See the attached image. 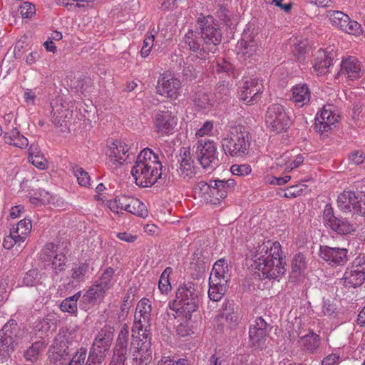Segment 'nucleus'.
Instances as JSON below:
<instances>
[{
  "instance_id": "obj_1",
  "label": "nucleus",
  "mask_w": 365,
  "mask_h": 365,
  "mask_svg": "<svg viewBox=\"0 0 365 365\" xmlns=\"http://www.w3.org/2000/svg\"><path fill=\"white\" fill-rule=\"evenodd\" d=\"M247 257L252 262V268L260 277L276 279L284 274L285 262L278 242L264 241L250 250Z\"/></svg>"
},
{
  "instance_id": "obj_2",
  "label": "nucleus",
  "mask_w": 365,
  "mask_h": 365,
  "mask_svg": "<svg viewBox=\"0 0 365 365\" xmlns=\"http://www.w3.org/2000/svg\"><path fill=\"white\" fill-rule=\"evenodd\" d=\"M162 164L158 155L150 148H144L138 154L131 174L138 185L148 187L161 177Z\"/></svg>"
},
{
  "instance_id": "obj_3",
  "label": "nucleus",
  "mask_w": 365,
  "mask_h": 365,
  "mask_svg": "<svg viewBox=\"0 0 365 365\" xmlns=\"http://www.w3.org/2000/svg\"><path fill=\"white\" fill-rule=\"evenodd\" d=\"M198 307L197 294L194 287L180 286L176 292V299L169 303V307L175 312V317L183 316L190 317Z\"/></svg>"
},
{
  "instance_id": "obj_4",
  "label": "nucleus",
  "mask_w": 365,
  "mask_h": 365,
  "mask_svg": "<svg viewBox=\"0 0 365 365\" xmlns=\"http://www.w3.org/2000/svg\"><path fill=\"white\" fill-rule=\"evenodd\" d=\"M250 134L241 128H232L226 138L222 140V147L227 155L242 158L249 153Z\"/></svg>"
},
{
  "instance_id": "obj_5",
  "label": "nucleus",
  "mask_w": 365,
  "mask_h": 365,
  "mask_svg": "<svg viewBox=\"0 0 365 365\" xmlns=\"http://www.w3.org/2000/svg\"><path fill=\"white\" fill-rule=\"evenodd\" d=\"M114 328L110 325L103 326L96 336L92 352L88 357L87 365H100L109 351L113 339Z\"/></svg>"
},
{
  "instance_id": "obj_6",
  "label": "nucleus",
  "mask_w": 365,
  "mask_h": 365,
  "mask_svg": "<svg viewBox=\"0 0 365 365\" xmlns=\"http://www.w3.org/2000/svg\"><path fill=\"white\" fill-rule=\"evenodd\" d=\"M21 332L15 320H10L4 324L0 331V355L9 356L15 350L19 341Z\"/></svg>"
},
{
  "instance_id": "obj_7",
  "label": "nucleus",
  "mask_w": 365,
  "mask_h": 365,
  "mask_svg": "<svg viewBox=\"0 0 365 365\" xmlns=\"http://www.w3.org/2000/svg\"><path fill=\"white\" fill-rule=\"evenodd\" d=\"M267 125L276 133L286 131L291 125V120L284 108L278 103L270 105L265 115Z\"/></svg>"
},
{
  "instance_id": "obj_8",
  "label": "nucleus",
  "mask_w": 365,
  "mask_h": 365,
  "mask_svg": "<svg viewBox=\"0 0 365 365\" xmlns=\"http://www.w3.org/2000/svg\"><path fill=\"white\" fill-rule=\"evenodd\" d=\"M128 151V145L124 141L116 140L108 143L106 151L108 168L113 171L120 168L127 160Z\"/></svg>"
},
{
  "instance_id": "obj_9",
  "label": "nucleus",
  "mask_w": 365,
  "mask_h": 365,
  "mask_svg": "<svg viewBox=\"0 0 365 365\" xmlns=\"http://www.w3.org/2000/svg\"><path fill=\"white\" fill-rule=\"evenodd\" d=\"M129 357L133 365H148L152 360L150 341L133 336L129 350Z\"/></svg>"
},
{
  "instance_id": "obj_10",
  "label": "nucleus",
  "mask_w": 365,
  "mask_h": 365,
  "mask_svg": "<svg viewBox=\"0 0 365 365\" xmlns=\"http://www.w3.org/2000/svg\"><path fill=\"white\" fill-rule=\"evenodd\" d=\"M201 39L205 46H217L222 41V33L211 16L199 19L197 21Z\"/></svg>"
},
{
  "instance_id": "obj_11",
  "label": "nucleus",
  "mask_w": 365,
  "mask_h": 365,
  "mask_svg": "<svg viewBox=\"0 0 365 365\" xmlns=\"http://www.w3.org/2000/svg\"><path fill=\"white\" fill-rule=\"evenodd\" d=\"M181 81L170 73H163L159 77L156 92L161 96L176 100L180 96Z\"/></svg>"
},
{
  "instance_id": "obj_12",
  "label": "nucleus",
  "mask_w": 365,
  "mask_h": 365,
  "mask_svg": "<svg viewBox=\"0 0 365 365\" xmlns=\"http://www.w3.org/2000/svg\"><path fill=\"white\" fill-rule=\"evenodd\" d=\"M326 17L331 24L339 30L349 34L359 35L361 33V26L355 21H351L349 16L341 11L329 10Z\"/></svg>"
},
{
  "instance_id": "obj_13",
  "label": "nucleus",
  "mask_w": 365,
  "mask_h": 365,
  "mask_svg": "<svg viewBox=\"0 0 365 365\" xmlns=\"http://www.w3.org/2000/svg\"><path fill=\"white\" fill-rule=\"evenodd\" d=\"M114 270L107 268L101 274L99 279L91 287L84 295L89 301L102 299L106 295L107 292L113 286Z\"/></svg>"
},
{
  "instance_id": "obj_14",
  "label": "nucleus",
  "mask_w": 365,
  "mask_h": 365,
  "mask_svg": "<svg viewBox=\"0 0 365 365\" xmlns=\"http://www.w3.org/2000/svg\"><path fill=\"white\" fill-rule=\"evenodd\" d=\"M177 116L169 110H158L153 117L155 131L160 136H168L174 133L178 124Z\"/></svg>"
},
{
  "instance_id": "obj_15",
  "label": "nucleus",
  "mask_w": 365,
  "mask_h": 365,
  "mask_svg": "<svg viewBox=\"0 0 365 365\" xmlns=\"http://www.w3.org/2000/svg\"><path fill=\"white\" fill-rule=\"evenodd\" d=\"M31 221L28 219L20 220L16 225H14L10 233L3 242V246L6 250L11 249L15 245H20L25 241L31 230Z\"/></svg>"
},
{
  "instance_id": "obj_16",
  "label": "nucleus",
  "mask_w": 365,
  "mask_h": 365,
  "mask_svg": "<svg viewBox=\"0 0 365 365\" xmlns=\"http://www.w3.org/2000/svg\"><path fill=\"white\" fill-rule=\"evenodd\" d=\"M258 35V30L254 28L248 27L245 30L242 38L237 44L238 53L248 57L256 55L261 46Z\"/></svg>"
},
{
  "instance_id": "obj_17",
  "label": "nucleus",
  "mask_w": 365,
  "mask_h": 365,
  "mask_svg": "<svg viewBox=\"0 0 365 365\" xmlns=\"http://www.w3.org/2000/svg\"><path fill=\"white\" fill-rule=\"evenodd\" d=\"M344 283L349 287L361 285L365 279V256L356 257L344 274Z\"/></svg>"
},
{
  "instance_id": "obj_18",
  "label": "nucleus",
  "mask_w": 365,
  "mask_h": 365,
  "mask_svg": "<svg viewBox=\"0 0 365 365\" xmlns=\"http://www.w3.org/2000/svg\"><path fill=\"white\" fill-rule=\"evenodd\" d=\"M197 152L198 160L204 168L217 164V152L215 143L208 139H200L197 141Z\"/></svg>"
},
{
  "instance_id": "obj_19",
  "label": "nucleus",
  "mask_w": 365,
  "mask_h": 365,
  "mask_svg": "<svg viewBox=\"0 0 365 365\" xmlns=\"http://www.w3.org/2000/svg\"><path fill=\"white\" fill-rule=\"evenodd\" d=\"M263 91L264 86L260 80H247L241 87L240 100L246 105L255 104L260 100Z\"/></svg>"
},
{
  "instance_id": "obj_20",
  "label": "nucleus",
  "mask_w": 365,
  "mask_h": 365,
  "mask_svg": "<svg viewBox=\"0 0 365 365\" xmlns=\"http://www.w3.org/2000/svg\"><path fill=\"white\" fill-rule=\"evenodd\" d=\"M319 256L331 267L344 265L348 261V250L345 248L320 246Z\"/></svg>"
},
{
  "instance_id": "obj_21",
  "label": "nucleus",
  "mask_w": 365,
  "mask_h": 365,
  "mask_svg": "<svg viewBox=\"0 0 365 365\" xmlns=\"http://www.w3.org/2000/svg\"><path fill=\"white\" fill-rule=\"evenodd\" d=\"M340 115L332 105L324 106L316 117L315 128L321 133L331 129V126L338 123Z\"/></svg>"
},
{
  "instance_id": "obj_22",
  "label": "nucleus",
  "mask_w": 365,
  "mask_h": 365,
  "mask_svg": "<svg viewBox=\"0 0 365 365\" xmlns=\"http://www.w3.org/2000/svg\"><path fill=\"white\" fill-rule=\"evenodd\" d=\"M152 306L151 302L147 298L141 299L136 307L134 327L138 331L146 330L150 325Z\"/></svg>"
},
{
  "instance_id": "obj_23",
  "label": "nucleus",
  "mask_w": 365,
  "mask_h": 365,
  "mask_svg": "<svg viewBox=\"0 0 365 365\" xmlns=\"http://www.w3.org/2000/svg\"><path fill=\"white\" fill-rule=\"evenodd\" d=\"M267 324L262 317H257L250 326L249 335L250 343L255 348H261L267 339Z\"/></svg>"
},
{
  "instance_id": "obj_24",
  "label": "nucleus",
  "mask_w": 365,
  "mask_h": 365,
  "mask_svg": "<svg viewBox=\"0 0 365 365\" xmlns=\"http://www.w3.org/2000/svg\"><path fill=\"white\" fill-rule=\"evenodd\" d=\"M52 108V120L55 125H62L72 117V111L69 109L68 105L61 97L56 98L51 103Z\"/></svg>"
},
{
  "instance_id": "obj_25",
  "label": "nucleus",
  "mask_w": 365,
  "mask_h": 365,
  "mask_svg": "<svg viewBox=\"0 0 365 365\" xmlns=\"http://www.w3.org/2000/svg\"><path fill=\"white\" fill-rule=\"evenodd\" d=\"M340 73L346 75L349 80L356 81L363 75L361 64L356 58L348 56L341 62Z\"/></svg>"
},
{
  "instance_id": "obj_26",
  "label": "nucleus",
  "mask_w": 365,
  "mask_h": 365,
  "mask_svg": "<svg viewBox=\"0 0 365 365\" xmlns=\"http://www.w3.org/2000/svg\"><path fill=\"white\" fill-rule=\"evenodd\" d=\"M290 101L295 106L302 108L309 104L311 98V91L306 83H299L291 88Z\"/></svg>"
},
{
  "instance_id": "obj_27",
  "label": "nucleus",
  "mask_w": 365,
  "mask_h": 365,
  "mask_svg": "<svg viewBox=\"0 0 365 365\" xmlns=\"http://www.w3.org/2000/svg\"><path fill=\"white\" fill-rule=\"evenodd\" d=\"M230 277V267L227 262L220 259L214 264L209 279L214 282L219 281L222 284H227Z\"/></svg>"
},
{
  "instance_id": "obj_28",
  "label": "nucleus",
  "mask_w": 365,
  "mask_h": 365,
  "mask_svg": "<svg viewBox=\"0 0 365 365\" xmlns=\"http://www.w3.org/2000/svg\"><path fill=\"white\" fill-rule=\"evenodd\" d=\"M51 352L49 358L54 361H61L68 354V341L64 334L59 333L56 336Z\"/></svg>"
},
{
  "instance_id": "obj_29",
  "label": "nucleus",
  "mask_w": 365,
  "mask_h": 365,
  "mask_svg": "<svg viewBox=\"0 0 365 365\" xmlns=\"http://www.w3.org/2000/svg\"><path fill=\"white\" fill-rule=\"evenodd\" d=\"M331 65V58L329 53L322 49L318 50L312 61L314 71L317 76L325 75L329 72V68Z\"/></svg>"
},
{
  "instance_id": "obj_30",
  "label": "nucleus",
  "mask_w": 365,
  "mask_h": 365,
  "mask_svg": "<svg viewBox=\"0 0 365 365\" xmlns=\"http://www.w3.org/2000/svg\"><path fill=\"white\" fill-rule=\"evenodd\" d=\"M3 138L6 144L21 149H25L29 145L27 138L23 135L16 128L5 132Z\"/></svg>"
},
{
  "instance_id": "obj_31",
  "label": "nucleus",
  "mask_w": 365,
  "mask_h": 365,
  "mask_svg": "<svg viewBox=\"0 0 365 365\" xmlns=\"http://www.w3.org/2000/svg\"><path fill=\"white\" fill-rule=\"evenodd\" d=\"M198 187L201 192V197L207 203L218 205L222 200V198H220L218 192L215 190V187H212L210 183L207 184L201 181L198 183Z\"/></svg>"
},
{
  "instance_id": "obj_32",
  "label": "nucleus",
  "mask_w": 365,
  "mask_h": 365,
  "mask_svg": "<svg viewBox=\"0 0 365 365\" xmlns=\"http://www.w3.org/2000/svg\"><path fill=\"white\" fill-rule=\"evenodd\" d=\"M29 161L39 170L47 168L48 162L36 145L31 144L28 149Z\"/></svg>"
},
{
  "instance_id": "obj_33",
  "label": "nucleus",
  "mask_w": 365,
  "mask_h": 365,
  "mask_svg": "<svg viewBox=\"0 0 365 365\" xmlns=\"http://www.w3.org/2000/svg\"><path fill=\"white\" fill-rule=\"evenodd\" d=\"M357 195L352 191H344L338 196L337 205L339 208L344 212H352Z\"/></svg>"
},
{
  "instance_id": "obj_34",
  "label": "nucleus",
  "mask_w": 365,
  "mask_h": 365,
  "mask_svg": "<svg viewBox=\"0 0 365 365\" xmlns=\"http://www.w3.org/2000/svg\"><path fill=\"white\" fill-rule=\"evenodd\" d=\"M129 336V329L127 324H123L118 334L115 346L113 349L115 354L125 356L127 352V346Z\"/></svg>"
},
{
  "instance_id": "obj_35",
  "label": "nucleus",
  "mask_w": 365,
  "mask_h": 365,
  "mask_svg": "<svg viewBox=\"0 0 365 365\" xmlns=\"http://www.w3.org/2000/svg\"><path fill=\"white\" fill-rule=\"evenodd\" d=\"M125 211L143 218L146 217L148 215L146 205L139 199L132 196L130 197Z\"/></svg>"
},
{
  "instance_id": "obj_36",
  "label": "nucleus",
  "mask_w": 365,
  "mask_h": 365,
  "mask_svg": "<svg viewBox=\"0 0 365 365\" xmlns=\"http://www.w3.org/2000/svg\"><path fill=\"white\" fill-rule=\"evenodd\" d=\"M227 284L209 279L208 297L213 302H220L225 294Z\"/></svg>"
},
{
  "instance_id": "obj_37",
  "label": "nucleus",
  "mask_w": 365,
  "mask_h": 365,
  "mask_svg": "<svg viewBox=\"0 0 365 365\" xmlns=\"http://www.w3.org/2000/svg\"><path fill=\"white\" fill-rule=\"evenodd\" d=\"M197 59V55H190L186 58L182 69V75L186 79L191 81L197 77L199 72L196 64Z\"/></svg>"
},
{
  "instance_id": "obj_38",
  "label": "nucleus",
  "mask_w": 365,
  "mask_h": 365,
  "mask_svg": "<svg viewBox=\"0 0 365 365\" xmlns=\"http://www.w3.org/2000/svg\"><path fill=\"white\" fill-rule=\"evenodd\" d=\"M210 183L212 187H215V190L218 192L220 198H222V200L227 196L228 192L236 185V182L233 179H229L227 180H210Z\"/></svg>"
},
{
  "instance_id": "obj_39",
  "label": "nucleus",
  "mask_w": 365,
  "mask_h": 365,
  "mask_svg": "<svg viewBox=\"0 0 365 365\" xmlns=\"http://www.w3.org/2000/svg\"><path fill=\"white\" fill-rule=\"evenodd\" d=\"M299 343L302 347L307 351L313 353L319 346V336L313 331L300 338Z\"/></svg>"
},
{
  "instance_id": "obj_40",
  "label": "nucleus",
  "mask_w": 365,
  "mask_h": 365,
  "mask_svg": "<svg viewBox=\"0 0 365 365\" xmlns=\"http://www.w3.org/2000/svg\"><path fill=\"white\" fill-rule=\"evenodd\" d=\"M56 3L66 7L68 10L76 8L90 9L93 8V1L90 0H56Z\"/></svg>"
},
{
  "instance_id": "obj_41",
  "label": "nucleus",
  "mask_w": 365,
  "mask_h": 365,
  "mask_svg": "<svg viewBox=\"0 0 365 365\" xmlns=\"http://www.w3.org/2000/svg\"><path fill=\"white\" fill-rule=\"evenodd\" d=\"M330 228L341 235L351 234L356 230L355 225L344 218H336Z\"/></svg>"
},
{
  "instance_id": "obj_42",
  "label": "nucleus",
  "mask_w": 365,
  "mask_h": 365,
  "mask_svg": "<svg viewBox=\"0 0 365 365\" xmlns=\"http://www.w3.org/2000/svg\"><path fill=\"white\" fill-rule=\"evenodd\" d=\"M55 197L44 190H38L30 197V202L35 205L54 204Z\"/></svg>"
},
{
  "instance_id": "obj_43",
  "label": "nucleus",
  "mask_w": 365,
  "mask_h": 365,
  "mask_svg": "<svg viewBox=\"0 0 365 365\" xmlns=\"http://www.w3.org/2000/svg\"><path fill=\"white\" fill-rule=\"evenodd\" d=\"M130 196L120 195L114 199L108 201L107 205L109 209L114 213L119 214V210H125L128 206Z\"/></svg>"
},
{
  "instance_id": "obj_44",
  "label": "nucleus",
  "mask_w": 365,
  "mask_h": 365,
  "mask_svg": "<svg viewBox=\"0 0 365 365\" xmlns=\"http://www.w3.org/2000/svg\"><path fill=\"white\" fill-rule=\"evenodd\" d=\"M179 175L185 180H189L195 176V172L190 158H182L178 169Z\"/></svg>"
},
{
  "instance_id": "obj_45",
  "label": "nucleus",
  "mask_w": 365,
  "mask_h": 365,
  "mask_svg": "<svg viewBox=\"0 0 365 365\" xmlns=\"http://www.w3.org/2000/svg\"><path fill=\"white\" fill-rule=\"evenodd\" d=\"M81 297V292H78L74 295L63 299L61 304L60 309L63 312L70 314H76L78 310L77 302Z\"/></svg>"
},
{
  "instance_id": "obj_46",
  "label": "nucleus",
  "mask_w": 365,
  "mask_h": 365,
  "mask_svg": "<svg viewBox=\"0 0 365 365\" xmlns=\"http://www.w3.org/2000/svg\"><path fill=\"white\" fill-rule=\"evenodd\" d=\"M309 192L308 187L304 184H297L287 187L284 190V194L282 195L286 198H296L307 194Z\"/></svg>"
},
{
  "instance_id": "obj_47",
  "label": "nucleus",
  "mask_w": 365,
  "mask_h": 365,
  "mask_svg": "<svg viewBox=\"0 0 365 365\" xmlns=\"http://www.w3.org/2000/svg\"><path fill=\"white\" fill-rule=\"evenodd\" d=\"M222 317L225 318L230 327L236 326L239 321L238 314L232 304H226L222 312Z\"/></svg>"
},
{
  "instance_id": "obj_48",
  "label": "nucleus",
  "mask_w": 365,
  "mask_h": 365,
  "mask_svg": "<svg viewBox=\"0 0 365 365\" xmlns=\"http://www.w3.org/2000/svg\"><path fill=\"white\" fill-rule=\"evenodd\" d=\"M173 272L170 267H166L160 275L158 282V289L162 294H168L171 291L172 287L170 282V275Z\"/></svg>"
},
{
  "instance_id": "obj_49",
  "label": "nucleus",
  "mask_w": 365,
  "mask_h": 365,
  "mask_svg": "<svg viewBox=\"0 0 365 365\" xmlns=\"http://www.w3.org/2000/svg\"><path fill=\"white\" fill-rule=\"evenodd\" d=\"M46 349L43 341H36L25 351L24 357L27 361H35L37 360L39 354Z\"/></svg>"
},
{
  "instance_id": "obj_50",
  "label": "nucleus",
  "mask_w": 365,
  "mask_h": 365,
  "mask_svg": "<svg viewBox=\"0 0 365 365\" xmlns=\"http://www.w3.org/2000/svg\"><path fill=\"white\" fill-rule=\"evenodd\" d=\"M193 101L195 105L200 110H209L213 106V103L210 96L205 93H197Z\"/></svg>"
},
{
  "instance_id": "obj_51",
  "label": "nucleus",
  "mask_w": 365,
  "mask_h": 365,
  "mask_svg": "<svg viewBox=\"0 0 365 365\" xmlns=\"http://www.w3.org/2000/svg\"><path fill=\"white\" fill-rule=\"evenodd\" d=\"M337 307L336 304L330 299H323L320 312H317L319 317H334L336 314Z\"/></svg>"
},
{
  "instance_id": "obj_52",
  "label": "nucleus",
  "mask_w": 365,
  "mask_h": 365,
  "mask_svg": "<svg viewBox=\"0 0 365 365\" xmlns=\"http://www.w3.org/2000/svg\"><path fill=\"white\" fill-rule=\"evenodd\" d=\"M73 171L81 186L89 187L91 185V178L86 170L81 167L76 166L73 168Z\"/></svg>"
},
{
  "instance_id": "obj_53",
  "label": "nucleus",
  "mask_w": 365,
  "mask_h": 365,
  "mask_svg": "<svg viewBox=\"0 0 365 365\" xmlns=\"http://www.w3.org/2000/svg\"><path fill=\"white\" fill-rule=\"evenodd\" d=\"M51 263L48 265H51V268L56 274H58L65 269L66 257L63 254H56L53 258L51 260Z\"/></svg>"
},
{
  "instance_id": "obj_54",
  "label": "nucleus",
  "mask_w": 365,
  "mask_h": 365,
  "mask_svg": "<svg viewBox=\"0 0 365 365\" xmlns=\"http://www.w3.org/2000/svg\"><path fill=\"white\" fill-rule=\"evenodd\" d=\"M185 43L190 47V49L194 52L200 53L201 54L202 51H205V48L196 41L195 35L192 31H189L185 34Z\"/></svg>"
},
{
  "instance_id": "obj_55",
  "label": "nucleus",
  "mask_w": 365,
  "mask_h": 365,
  "mask_svg": "<svg viewBox=\"0 0 365 365\" xmlns=\"http://www.w3.org/2000/svg\"><path fill=\"white\" fill-rule=\"evenodd\" d=\"M56 245L53 242L45 245L41 250V259L43 262H51L56 253Z\"/></svg>"
},
{
  "instance_id": "obj_56",
  "label": "nucleus",
  "mask_w": 365,
  "mask_h": 365,
  "mask_svg": "<svg viewBox=\"0 0 365 365\" xmlns=\"http://www.w3.org/2000/svg\"><path fill=\"white\" fill-rule=\"evenodd\" d=\"M214 123L212 120H206L202 126L195 132L196 138H202L204 136L213 135Z\"/></svg>"
},
{
  "instance_id": "obj_57",
  "label": "nucleus",
  "mask_w": 365,
  "mask_h": 365,
  "mask_svg": "<svg viewBox=\"0 0 365 365\" xmlns=\"http://www.w3.org/2000/svg\"><path fill=\"white\" fill-rule=\"evenodd\" d=\"M88 264L86 263L76 265L72 269L71 278L76 282L83 281L86 273L88 271Z\"/></svg>"
},
{
  "instance_id": "obj_58",
  "label": "nucleus",
  "mask_w": 365,
  "mask_h": 365,
  "mask_svg": "<svg viewBox=\"0 0 365 365\" xmlns=\"http://www.w3.org/2000/svg\"><path fill=\"white\" fill-rule=\"evenodd\" d=\"M292 270L294 272H302L307 267V262L304 256L299 253L295 255L292 260Z\"/></svg>"
},
{
  "instance_id": "obj_59",
  "label": "nucleus",
  "mask_w": 365,
  "mask_h": 365,
  "mask_svg": "<svg viewBox=\"0 0 365 365\" xmlns=\"http://www.w3.org/2000/svg\"><path fill=\"white\" fill-rule=\"evenodd\" d=\"M231 173L237 176H247L252 172V168L248 164H234L230 168Z\"/></svg>"
},
{
  "instance_id": "obj_60",
  "label": "nucleus",
  "mask_w": 365,
  "mask_h": 365,
  "mask_svg": "<svg viewBox=\"0 0 365 365\" xmlns=\"http://www.w3.org/2000/svg\"><path fill=\"white\" fill-rule=\"evenodd\" d=\"M38 272L37 269H29L23 278L24 284L26 286L31 287L38 282Z\"/></svg>"
},
{
  "instance_id": "obj_61",
  "label": "nucleus",
  "mask_w": 365,
  "mask_h": 365,
  "mask_svg": "<svg viewBox=\"0 0 365 365\" xmlns=\"http://www.w3.org/2000/svg\"><path fill=\"white\" fill-rule=\"evenodd\" d=\"M352 212L365 217V194H357V200H356V203H354Z\"/></svg>"
},
{
  "instance_id": "obj_62",
  "label": "nucleus",
  "mask_w": 365,
  "mask_h": 365,
  "mask_svg": "<svg viewBox=\"0 0 365 365\" xmlns=\"http://www.w3.org/2000/svg\"><path fill=\"white\" fill-rule=\"evenodd\" d=\"M349 163L359 165L365 162V153L361 150H353L348 156Z\"/></svg>"
},
{
  "instance_id": "obj_63",
  "label": "nucleus",
  "mask_w": 365,
  "mask_h": 365,
  "mask_svg": "<svg viewBox=\"0 0 365 365\" xmlns=\"http://www.w3.org/2000/svg\"><path fill=\"white\" fill-rule=\"evenodd\" d=\"M87 352L85 349H80L73 356L68 365H87L88 359L86 361Z\"/></svg>"
},
{
  "instance_id": "obj_64",
  "label": "nucleus",
  "mask_w": 365,
  "mask_h": 365,
  "mask_svg": "<svg viewBox=\"0 0 365 365\" xmlns=\"http://www.w3.org/2000/svg\"><path fill=\"white\" fill-rule=\"evenodd\" d=\"M19 12L23 18H30L36 13V8L32 3L24 1L19 6Z\"/></svg>"
}]
</instances>
